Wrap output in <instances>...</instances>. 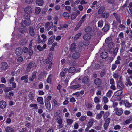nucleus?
I'll return each mask as SVG.
<instances>
[{
	"mask_svg": "<svg viewBox=\"0 0 132 132\" xmlns=\"http://www.w3.org/2000/svg\"><path fill=\"white\" fill-rule=\"evenodd\" d=\"M53 101L54 103V106H56L58 104V103L57 102L55 99H54L53 100Z\"/></svg>",
	"mask_w": 132,
	"mask_h": 132,
	"instance_id": "59",
	"label": "nucleus"
},
{
	"mask_svg": "<svg viewBox=\"0 0 132 132\" xmlns=\"http://www.w3.org/2000/svg\"><path fill=\"white\" fill-rule=\"evenodd\" d=\"M76 70V68L74 67H71L69 68L68 70V72L70 73H74Z\"/></svg>",
	"mask_w": 132,
	"mask_h": 132,
	"instance_id": "17",
	"label": "nucleus"
},
{
	"mask_svg": "<svg viewBox=\"0 0 132 132\" xmlns=\"http://www.w3.org/2000/svg\"><path fill=\"white\" fill-rule=\"evenodd\" d=\"M36 3L39 6H41V0H36Z\"/></svg>",
	"mask_w": 132,
	"mask_h": 132,
	"instance_id": "49",
	"label": "nucleus"
},
{
	"mask_svg": "<svg viewBox=\"0 0 132 132\" xmlns=\"http://www.w3.org/2000/svg\"><path fill=\"white\" fill-rule=\"evenodd\" d=\"M73 122V120L71 119H68L67 120V123L68 125H71Z\"/></svg>",
	"mask_w": 132,
	"mask_h": 132,
	"instance_id": "39",
	"label": "nucleus"
},
{
	"mask_svg": "<svg viewBox=\"0 0 132 132\" xmlns=\"http://www.w3.org/2000/svg\"><path fill=\"white\" fill-rule=\"evenodd\" d=\"M113 77L115 78H119V79H120V76L119 74L118 73L114 74L113 75Z\"/></svg>",
	"mask_w": 132,
	"mask_h": 132,
	"instance_id": "43",
	"label": "nucleus"
},
{
	"mask_svg": "<svg viewBox=\"0 0 132 132\" xmlns=\"http://www.w3.org/2000/svg\"><path fill=\"white\" fill-rule=\"evenodd\" d=\"M105 10V8L103 6L101 7L98 10V15H100L103 13V12Z\"/></svg>",
	"mask_w": 132,
	"mask_h": 132,
	"instance_id": "14",
	"label": "nucleus"
},
{
	"mask_svg": "<svg viewBox=\"0 0 132 132\" xmlns=\"http://www.w3.org/2000/svg\"><path fill=\"white\" fill-rule=\"evenodd\" d=\"M112 93V92L111 90H109L106 94V96L109 98L110 97L111 95V94Z\"/></svg>",
	"mask_w": 132,
	"mask_h": 132,
	"instance_id": "36",
	"label": "nucleus"
},
{
	"mask_svg": "<svg viewBox=\"0 0 132 132\" xmlns=\"http://www.w3.org/2000/svg\"><path fill=\"white\" fill-rule=\"evenodd\" d=\"M55 37V36L52 35L51 36L50 38L49 39L48 42V45L50 44L54 41Z\"/></svg>",
	"mask_w": 132,
	"mask_h": 132,
	"instance_id": "15",
	"label": "nucleus"
},
{
	"mask_svg": "<svg viewBox=\"0 0 132 132\" xmlns=\"http://www.w3.org/2000/svg\"><path fill=\"white\" fill-rule=\"evenodd\" d=\"M28 53L29 55L30 56L33 54V51L31 48H29Z\"/></svg>",
	"mask_w": 132,
	"mask_h": 132,
	"instance_id": "44",
	"label": "nucleus"
},
{
	"mask_svg": "<svg viewBox=\"0 0 132 132\" xmlns=\"http://www.w3.org/2000/svg\"><path fill=\"white\" fill-rule=\"evenodd\" d=\"M110 113L109 112H107L104 114V119H106L109 116Z\"/></svg>",
	"mask_w": 132,
	"mask_h": 132,
	"instance_id": "46",
	"label": "nucleus"
},
{
	"mask_svg": "<svg viewBox=\"0 0 132 132\" xmlns=\"http://www.w3.org/2000/svg\"><path fill=\"white\" fill-rule=\"evenodd\" d=\"M23 53V49L20 47H18L16 50V54L19 56L21 55Z\"/></svg>",
	"mask_w": 132,
	"mask_h": 132,
	"instance_id": "7",
	"label": "nucleus"
},
{
	"mask_svg": "<svg viewBox=\"0 0 132 132\" xmlns=\"http://www.w3.org/2000/svg\"><path fill=\"white\" fill-rule=\"evenodd\" d=\"M34 48L35 51L36 50V48H37L39 51H41V47L40 45H38L37 46L36 45H35Z\"/></svg>",
	"mask_w": 132,
	"mask_h": 132,
	"instance_id": "38",
	"label": "nucleus"
},
{
	"mask_svg": "<svg viewBox=\"0 0 132 132\" xmlns=\"http://www.w3.org/2000/svg\"><path fill=\"white\" fill-rule=\"evenodd\" d=\"M6 132H14V130L12 128L10 127H7L5 128Z\"/></svg>",
	"mask_w": 132,
	"mask_h": 132,
	"instance_id": "19",
	"label": "nucleus"
},
{
	"mask_svg": "<svg viewBox=\"0 0 132 132\" xmlns=\"http://www.w3.org/2000/svg\"><path fill=\"white\" fill-rule=\"evenodd\" d=\"M108 53L106 52H103L101 54V56L103 59H106L108 57Z\"/></svg>",
	"mask_w": 132,
	"mask_h": 132,
	"instance_id": "12",
	"label": "nucleus"
},
{
	"mask_svg": "<svg viewBox=\"0 0 132 132\" xmlns=\"http://www.w3.org/2000/svg\"><path fill=\"white\" fill-rule=\"evenodd\" d=\"M76 44L75 43H73L71 45L70 50L72 52H74L75 50Z\"/></svg>",
	"mask_w": 132,
	"mask_h": 132,
	"instance_id": "23",
	"label": "nucleus"
},
{
	"mask_svg": "<svg viewBox=\"0 0 132 132\" xmlns=\"http://www.w3.org/2000/svg\"><path fill=\"white\" fill-rule=\"evenodd\" d=\"M115 1L114 0H107L106 2L110 4H113L114 2Z\"/></svg>",
	"mask_w": 132,
	"mask_h": 132,
	"instance_id": "63",
	"label": "nucleus"
},
{
	"mask_svg": "<svg viewBox=\"0 0 132 132\" xmlns=\"http://www.w3.org/2000/svg\"><path fill=\"white\" fill-rule=\"evenodd\" d=\"M81 33H78L76 35L74 38V39L75 40H76L78 39L81 36Z\"/></svg>",
	"mask_w": 132,
	"mask_h": 132,
	"instance_id": "34",
	"label": "nucleus"
},
{
	"mask_svg": "<svg viewBox=\"0 0 132 132\" xmlns=\"http://www.w3.org/2000/svg\"><path fill=\"white\" fill-rule=\"evenodd\" d=\"M63 16L66 19H68L70 17L69 14L67 12H64L63 13Z\"/></svg>",
	"mask_w": 132,
	"mask_h": 132,
	"instance_id": "24",
	"label": "nucleus"
},
{
	"mask_svg": "<svg viewBox=\"0 0 132 132\" xmlns=\"http://www.w3.org/2000/svg\"><path fill=\"white\" fill-rule=\"evenodd\" d=\"M58 123L59 124V126H60L59 128H62L63 127V125L62 124V119L60 118L57 121Z\"/></svg>",
	"mask_w": 132,
	"mask_h": 132,
	"instance_id": "31",
	"label": "nucleus"
},
{
	"mask_svg": "<svg viewBox=\"0 0 132 132\" xmlns=\"http://www.w3.org/2000/svg\"><path fill=\"white\" fill-rule=\"evenodd\" d=\"M24 18L25 20H27L28 21H31L30 20V15L28 14H25L24 15Z\"/></svg>",
	"mask_w": 132,
	"mask_h": 132,
	"instance_id": "22",
	"label": "nucleus"
},
{
	"mask_svg": "<svg viewBox=\"0 0 132 132\" xmlns=\"http://www.w3.org/2000/svg\"><path fill=\"white\" fill-rule=\"evenodd\" d=\"M12 88L11 87H6L3 90L5 92H7L12 90Z\"/></svg>",
	"mask_w": 132,
	"mask_h": 132,
	"instance_id": "35",
	"label": "nucleus"
},
{
	"mask_svg": "<svg viewBox=\"0 0 132 132\" xmlns=\"http://www.w3.org/2000/svg\"><path fill=\"white\" fill-rule=\"evenodd\" d=\"M123 93L122 89H120L116 91L115 93V95L116 96H119L121 95Z\"/></svg>",
	"mask_w": 132,
	"mask_h": 132,
	"instance_id": "26",
	"label": "nucleus"
},
{
	"mask_svg": "<svg viewBox=\"0 0 132 132\" xmlns=\"http://www.w3.org/2000/svg\"><path fill=\"white\" fill-rule=\"evenodd\" d=\"M103 21L101 20L100 21H99L98 23V26L99 27H102L103 24Z\"/></svg>",
	"mask_w": 132,
	"mask_h": 132,
	"instance_id": "48",
	"label": "nucleus"
},
{
	"mask_svg": "<svg viewBox=\"0 0 132 132\" xmlns=\"http://www.w3.org/2000/svg\"><path fill=\"white\" fill-rule=\"evenodd\" d=\"M82 82L84 84H87L89 82V79L87 77H85L82 79Z\"/></svg>",
	"mask_w": 132,
	"mask_h": 132,
	"instance_id": "18",
	"label": "nucleus"
},
{
	"mask_svg": "<svg viewBox=\"0 0 132 132\" xmlns=\"http://www.w3.org/2000/svg\"><path fill=\"white\" fill-rule=\"evenodd\" d=\"M6 102L4 101H0V108L2 109L5 108L6 106Z\"/></svg>",
	"mask_w": 132,
	"mask_h": 132,
	"instance_id": "11",
	"label": "nucleus"
},
{
	"mask_svg": "<svg viewBox=\"0 0 132 132\" xmlns=\"http://www.w3.org/2000/svg\"><path fill=\"white\" fill-rule=\"evenodd\" d=\"M80 54L78 52H76L73 53L72 55L73 59H76L78 58L80 56Z\"/></svg>",
	"mask_w": 132,
	"mask_h": 132,
	"instance_id": "9",
	"label": "nucleus"
},
{
	"mask_svg": "<svg viewBox=\"0 0 132 132\" xmlns=\"http://www.w3.org/2000/svg\"><path fill=\"white\" fill-rule=\"evenodd\" d=\"M31 23V21H27L26 20H22L21 22V26L23 27L24 28L26 26H30Z\"/></svg>",
	"mask_w": 132,
	"mask_h": 132,
	"instance_id": "1",
	"label": "nucleus"
},
{
	"mask_svg": "<svg viewBox=\"0 0 132 132\" xmlns=\"http://www.w3.org/2000/svg\"><path fill=\"white\" fill-rule=\"evenodd\" d=\"M53 58V55L52 53H50L49 55L48 56L47 58V60L49 62H51Z\"/></svg>",
	"mask_w": 132,
	"mask_h": 132,
	"instance_id": "30",
	"label": "nucleus"
},
{
	"mask_svg": "<svg viewBox=\"0 0 132 132\" xmlns=\"http://www.w3.org/2000/svg\"><path fill=\"white\" fill-rule=\"evenodd\" d=\"M86 117L84 116H82L80 118V120L81 121H84V120L86 119Z\"/></svg>",
	"mask_w": 132,
	"mask_h": 132,
	"instance_id": "58",
	"label": "nucleus"
},
{
	"mask_svg": "<svg viewBox=\"0 0 132 132\" xmlns=\"http://www.w3.org/2000/svg\"><path fill=\"white\" fill-rule=\"evenodd\" d=\"M77 49L78 50V51L80 52L82 49V47L81 46L79 45L77 47Z\"/></svg>",
	"mask_w": 132,
	"mask_h": 132,
	"instance_id": "61",
	"label": "nucleus"
},
{
	"mask_svg": "<svg viewBox=\"0 0 132 132\" xmlns=\"http://www.w3.org/2000/svg\"><path fill=\"white\" fill-rule=\"evenodd\" d=\"M53 24L52 22H47L45 25V28L47 29V30L48 31L51 29L52 27L53 26Z\"/></svg>",
	"mask_w": 132,
	"mask_h": 132,
	"instance_id": "5",
	"label": "nucleus"
},
{
	"mask_svg": "<svg viewBox=\"0 0 132 132\" xmlns=\"http://www.w3.org/2000/svg\"><path fill=\"white\" fill-rule=\"evenodd\" d=\"M124 103L125 104V106L126 107H129L131 106L130 103L127 100H124Z\"/></svg>",
	"mask_w": 132,
	"mask_h": 132,
	"instance_id": "32",
	"label": "nucleus"
},
{
	"mask_svg": "<svg viewBox=\"0 0 132 132\" xmlns=\"http://www.w3.org/2000/svg\"><path fill=\"white\" fill-rule=\"evenodd\" d=\"M19 31L22 34H24L25 32V31L23 29L20 28L19 29Z\"/></svg>",
	"mask_w": 132,
	"mask_h": 132,
	"instance_id": "64",
	"label": "nucleus"
},
{
	"mask_svg": "<svg viewBox=\"0 0 132 132\" xmlns=\"http://www.w3.org/2000/svg\"><path fill=\"white\" fill-rule=\"evenodd\" d=\"M94 101L95 103H97L100 101L99 98L97 97H95L94 98Z\"/></svg>",
	"mask_w": 132,
	"mask_h": 132,
	"instance_id": "51",
	"label": "nucleus"
},
{
	"mask_svg": "<svg viewBox=\"0 0 132 132\" xmlns=\"http://www.w3.org/2000/svg\"><path fill=\"white\" fill-rule=\"evenodd\" d=\"M101 14V16L103 18L106 19L109 16V13L108 12H105L102 13Z\"/></svg>",
	"mask_w": 132,
	"mask_h": 132,
	"instance_id": "25",
	"label": "nucleus"
},
{
	"mask_svg": "<svg viewBox=\"0 0 132 132\" xmlns=\"http://www.w3.org/2000/svg\"><path fill=\"white\" fill-rule=\"evenodd\" d=\"M118 48H116L114 50L113 52V55L115 56L117 53L118 51Z\"/></svg>",
	"mask_w": 132,
	"mask_h": 132,
	"instance_id": "47",
	"label": "nucleus"
},
{
	"mask_svg": "<svg viewBox=\"0 0 132 132\" xmlns=\"http://www.w3.org/2000/svg\"><path fill=\"white\" fill-rule=\"evenodd\" d=\"M92 28L90 26H88L85 29V31L87 33L90 34L92 31Z\"/></svg>",
	"mask_w": 132,
	"mask_h": 132,
	"instance_id": "21",
	"label": "nucleus"
},
{
	"mask_svg": "<svg viewBox=\"0 0 132 132\" xmlns=\"http://www.w3.org/2000/svg\"><path fill=\"white\" fill-rule=\"evenodd\" d=\"M52 76L51 74L48 77L47 80V81L48 83L50 82L51 81V78L50 77Z\"/></svg>",
	"mask_w": 132,
	"mask_h": 132,
	"instance_id": "55",
	"label": "nucleus"
},
{
	"mask_svg": "<svg viewBox=\"0 0 132 132\" xmlns=\"http://www.w3.org/2000/svg\"><path fill=\"white\" fill-rule=\"evenodd\" d=\"M103 100L105 103H106L108 101V100L107 98L105 96H104L103 97Z\"/></svg>",
	"mask_w": 132,
	"mask_h": 132,
	"instance_id": "62",
	"label": "nucleus"
},
{
	"mask_svg": "<svg viewBox=\"0 0 132 132\" xmlns=\"http://www.w3.org/2000/svg\"><path fill=\"white\" fill-rule=\"evenodd\" d=\"M35 63L33 64L32 62H30L28 64L27 67L28 69H30L34 67L35 66Z\"/></svg>",
	"mask_w": 132,
	"mask_h": 132,
	"instance_id": "29",
	"label": "nucleus"
},
{
	"mask_svg": "<svg viewBox=\"0 0 132 132\" xmlns=\"http://www.w3.org/2000/svg\"><path fill=\"white\" fill-rule=\"evenodd\" d=\"M110 121V118H108L106 119L105 121V122L104 124L109 125Z\"/></svg>",
	"mask_w": 132,
	"mask_h": 132,
	"instance_id": "53",
	"label": "nucleus"
},
{
	"mask_svg": "<svg viewBox=\"0 0 132 132\" xmlns=\"http://www.w3.org/2000/svg\"><path fill=\"white\" fill-rule=\"evenodd\" d=\"M30 106L31 107H34L33 109H38L37 106V105L35 104H30Z\"/></svg>",
	"mask_w": 132,
	"mask_h": 132,
	"instance_id": "42",
	"label": "nucleus"
},
{
	"mask_svg": "<svg viewBox=\"0 0 132 132\" xmlns=\"http://www.w3.org/2000/svg\"><path fill=\"white\" fill-rule=\"evenodd\" d=\"M109 25L108 24H106L102 28V31L104 32H107L109 30Z\"/></svg>",
	"mask_w": 132,
	"mask_h": 132,
	"instance_id": "16",
	"label": "nucleus"
},
{
	"mask_svg": "<svg viewBox=\"0 0 132 132\" xmlns=\"http://www.w3.org/2000/svg\"><path fill=\"white\" fill-rule=\"evenodd\" d=\"M86 106L88 108H90L92 106V104L89 103H88L86 104Z\"/></svg>",
	"mask_w": 132,
	"mask_h": 132,
	"instance_id": "60",
	"label": "nucleus"
},
{
	"mask_svg": "<svg viewBox=\"0 0 132 132\" xmlns=\"http://www.w3.org/2000/svg\"><path fill=\"white\" fill-rule=\"evenodd\" d=\"M0 69L3 70H5L8 68V64L6 62H3L1 65Z\"/></svg>",
	"mask_w": 132,
	"mask_h": 132,
	"instance_id": "3",
	"label": "nucleus"
},
{
	"mask_svg": "<svg viewBox=\"0 0 132 132\" xmlns=\"http://www.w3.org/2000/svg\"><path fill=\"white\" fill-rule=\"evenodd\" d=\"M76 13L73 12L72 13L71 15V19L72 20L74 19L76 17Z\"/></svg>",
	"mask_w": 132,
	"mask_h": 132,
	"instance_id": "33",
	"label": "nucleus"
},
{
	"mask_svg": "<svg viewBox=\"0 0 132 132\" xmlns=\"http://www.w3.org/2000/svg\"><path fill=\"white\" fill-rule=\"evenodd\" d=\"M22 60L23 58L21 56H20L19 57L17 60V61L19 62H22Z\"/></svg>",
	"mask_w": 132,
	"mask_h": 132,
	"instance_id": "56",
	"label": "nucleus"
},
{
	"mask_svg": "<svg viewBox=\"0 0 132 132\" xmlns=\"http://www.w3.org/2000/svg\"><path fill=\"white\" fill-rule=\"evenodd\" d=\"M93 122L91 123V121H89L87 125V127L90 128L92 126Z\"/></svg>",
	"mask_w": 132,
	"mask_h": 132,
	"instance_id": "52",
	"label": "nucleus"
},
{
	"mask_svg": "<svg viewBox=\"0 0 132 132\" xmlns=\"http://www.w3.org/2000/svg\"><path fill=\"white\" fill-rule=\"evenodd\" d=\"M123 113V109L122 108H120V109L116 112V114L118 116L121 115Z\"/></svg>",
	"mask_w": 132,
	"mask_h": 132,
	"instance_id": "28",
	"label": "nucleus"
},
{
	"mask_svg": "<svg viewBox=\"0 0 132 132\" xmlns=\"http://www.w3.org/2000/svg\"><path fill=\"white\" fill-rule=\"evenodd\" d=\"M29 31L30 35L32 36H34L35 35V32L33 28L32 27H29Z\"/></svg>",
	"mask_w": 132,
	"mask_h": 132,
	"instance_id": "8",
	"label": "nucleus"
},
{
	"mask_svg": "<svg viewBox=\"0 0 132 132\" xmlns=\"http://www.w3.org/2000/svg\"><path fill=\"white\" fill-rule=\"evenodd\" d=\"M28 77V75H25L24 76H22L21 78V80H26L27 79Z\"/></svg>",
	"mask_w": 132,
	"mask_h": 132,
	"instance_id": "45",
	"label": "nucleus"
},
{
	"mask_svg": "<svg viewBox=\"0 0 132 132\" xmlns=\"http://www.w3.org/2000/svg\"><path fill=\"white\" fill-rule=\"evenodd\" d=\"M91 35L90 34L87 33L84 35L83 36L84 39L86 41H89L91 38Z\"/></svg>",
	"mask_w": 132,
	"mask_h": 132,
	"instance_id": "6",
	"label": "nucleus"
},
{
	"mask_svg": "<svg viewBox=\"0 0 132 132\" xmlns=\"http://www.w3.org/2000/svg\"><path fill=\"white\" fill-rule=\"evenodd\" d=\"M36 72H34L32 74V76L31 77L29 78V80L31 81H32L33 79L35 78L36 74Z\"/></svg>",
	"mask_w": 132,
	"mask_h": 132,
	"instance_id": "27",
	"label": "nucleus"
},
{
	"mask_svg": "<svg viewBox=\"0 0 132 132\" xmlns=\"http://www.w3.org/2000/svg\"><path fill=\"white\" fill-rule=\"evenodd\" d=\"M41 11L40 8L39 7H37L35 10V12L36 14H38Z\"/></svg>",
	"mask_w": 132,
	"mask_h": 132,
	"instance_id": "37",
	"label": "nucleus"
},
{
	"mask_svg": "<svg viewBox=\"0 0 132 132\" xmlns=\"http://www.w3.org/2000/svg\"><path fill=\"white\" fill-rule=\"evenodd\" d=\"M29 97L31 100H33L34 99V96L33 94L31 92H30L28 95Z\"/></svg>",
	"mask_w": 132,
	"mask_h": 132,
	"instance_id": "41",
	"label": "nucleus"
},
{
	"mask_svg": "<svg viewBox=\"0 0 132 132\" xmlns=\"http://www.w3.org/2000/svg\"><path fill=\"white\" fill-rule=\"evenodd\" d=\"M95 84L97 85H99L101 84V80L99 78L96 79L94 80Z\"/></svg>",
	"mask_w": 132,
	"mask_h": 132,
	"instance_id": "13",
	"label": "nucleus"
},
{
	"mask_svg": "<svg viewBox=\"0 0 132 132\" xmlns=\"http://www.w3.org/2000/svg\"><path fill=\"white\" fill-rule=\"evenodd\" d=\"M1 82L4 83H5L6 82V80L5 78L4 77H2L1 80Z\"/></svg>",
	"mask_w": 132,
	"mask_h": 132,
	"instance_id": "57",
	"label": "nucleus"
},
{
	"mask_svg": "<svg viewBox=\"0 0 132 132\" xmlns=\"http://www.w3.org/2000/svg\"><path fill=\"white\" fill-rule=\"evenodd\" d=\"M32 9L30 6H27L24 9L25 12L27 14H30L32 12Z\"/></svg>",
	"mask_w": 132,
	"mask_h": 132,
	"instance_id": "4",
	"label": "nucleus"
},
{
	"mask_svg": "<svg viewBox=\"0 0 132 132\" xmlns=\"http://www.w3.org/2000/svg\"><path fill=\"white\" fill-rule=\"evenodd\" d=\"M80 84H78L75 85L71 86H70V88L72 89H75L78 88L80 87L81 86Z\"/></svg>",
	"mask_w": 132,
	"mask_h": 132,
	"instance_id": "20",
	"label": "nucleus"
},
{
	"mask_svg": "<svg viewBox=\"0 0 132 132\" xmlns=\"http://www.w3.org/2000/svg\"><path fill=\"white\" fill-rule=\"evenodd\" d=\"M33 0H25L26 3L28 4H30L32 3Z\"/></svg>",
	"mask_w": 132,
	"mask_h": 132,
	"instance_id": "54",
	"label": "nucleus"
},
{
	"mask_svg": "<svg viewBox=\"0 0 132 132\" xmlns=\"http://www.w3.org/2000/svg\"><path fill=\"white\" fill-rule=\"evenodd\" d=\"M118 37L121 39L123 38L124 37L123 33V32L120 33Z\"/></svg>",
	"mask_w": 132,
	"mask_h": 132,
	"instance_id": "50",
	"label": "nucleus"
},
{
	"mask_svg": "<svg viewBox=\"0 0 132 132\" xmlns=\"http://www.w3.org/2000/svg\"><path fill=\"white\" fill-rule=\"evenodd\" d=\"M117 87L119 89H123L124 88V85L120 81H118L117 83Z\"/></svg>",
	"mask_w": 132,
	"mask_h": 132,
	"instance_id": "2",
	"label": "nucleus"
},
{
	"mask_svg": "<svg viewBox=\"0 0 132 132\" xmlns=\"http://www.w3.org/2000/svg\"><path fill=\"white\" fill-rule=\"evenodd\" d=\"M106 72V70L105 69H103L101 71L100 75L101 77H103L104 75Z\"/></svg>",
	"mask_w": 132,
	"mask_h": 132,
	"instance_id": "40",
	"label": "nucleus"
},
{
	"mask_svg": "<svg viewBox=\"0 0 132 132\" xmlns=\"http://www.w3.org/2000/svg\"><path fill=\"white\" fill-rule=\"evenodd\" d=\"M45 103L46 108L48 110H50L51 108L50 103L49 100H45Z\"/></svg>",
	"mask_w": 132,
	"mask_h": 132,
	"instance_id": "10",
	"label": "nucleus"
}]
</instances>
